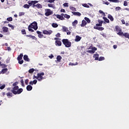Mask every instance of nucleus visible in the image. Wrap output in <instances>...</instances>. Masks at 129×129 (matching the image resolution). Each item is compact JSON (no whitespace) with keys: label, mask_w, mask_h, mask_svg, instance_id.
Returning a JSON list of instances; mask_svg holds the SVG:
<instances>
[{"label":"nucleus","mask_w":129,"mask_h":129,"mask_svg":"<svg viewBox=\"0 0 129 129\" xmlns=\"http://www.w3.org/2000/svg\"><path fill=\"white\" fill-rule=\"evenodd\" d=\"M18 83H18V82L13 83V86L14 87L13 88V89L11 90V92H12V93L15 95H16V94H21V93L23 92V89H19V87L17 86L18 85Z\"/></svg>","instance_id":"f257e3e1"},{"label":"nucleus","mask_w":129,"mask_h":129,"mask_svg":"<svg viewBox=\"0 0 129 129\" xmlns=\"http://www.w3.org/2000/svg\"><path fill=\"white\" fill-rule=\"evenodd\" d=\"M99 24H96L95 26H94V29L95 30H98V31H103L104 30V28L103 27H102V24H103V21L99 20H98Z\"/></svg>","instance_id":"f03ea898"},{"label":"nucleus","mask_w":129,"mask_h":129,"mask_svg":"<svg viewBox=\"0 0 129 129\" xmlns=\"http://www.w3.org/2000/svg\"><path fill=\"white\" fill-rule=\"evenodd\" d=\"M62 42L66 48H70V47H71V42H70L68 39H63L62 40Z\"/></svg>","instance_id":"7ed1b4c3"},{"label":"nucleus","mask_w":129,"mask_h":129,"mask_svg":"<svg viewBox=\"0 0 129 129\" xmlns=\"http://www.w3.org/2000/svg\"><path fill=\"white\" fill-rule=\"evenodd\" d=\"M29 26V28H32V29H34L35 31H37V30H38V23L36 21H34L32 23L30 24Z\"/></svg>","instance_id":"20e7f679"},{"label":"nucleus","mask_w":129,"mask_h":129,"mask_svg":"<svg viewBox=\"0 0 129 129\" xmlns=\"http://www.w3.org/2000/svg\"><path fill=\"white\" fill-rule=\"evenodd\" d=\"M44 75H45V73H38L37 74V80L38 81H42V80H43V79H44V77H43V76H44Z\"/></svg>","instance_id":"39448f33"},{"label":"nucleus","mask_w":129,"mask_h":129,"mask_svg":"<svg viewBox=\"0 0 129 129\" xmlns=\"http://www.w3.org/2000/svg\"><path fill=\"white\" fill-rule=\"evenodd\" d=\"M115 30L116 32L119 36H121L122 35H123V32L121 31V28H120L118 26H115Z\"/></svg>","instance_id":"423d86ee"},{"label":"nucleus","mask_w":129,"mask_h":129,"mask_svg":"<svg viewBox=\"0 0 129 129\" xmlns=\"http://www.w3.org/2000/svg\"><path fill=\"white\" fill-rule=\"evenodd\" d=\"M46 13H45V15L46 17H49V16H51V15H53V11H51L50 9H46Z\"/></svg>","instance_id":"0eeeda50"},{"label":"nucleus","mask_w":129,"mask_h":129,"mask_svg":"<svg viewBox=\"0 0 129 129\" xmlns=\"http://www.w3.org/2000/svg\"><path fill=\"white\" fill-rule=\"evenodd\" d=\"M53 33V31H52V30H43V34H44V35H51V34H52Z\"/></svg>","instance_id":"6e6552de"},{"label":"nucleus","mask_w":129,"mask_h":129,"mask_svg":"<svg viewBox=\"0 0 129 129\" xmlns=\"http://www.w3.org/2000/svg\"><path fill=\"white\" fill-rule=\"evenodd\" d=\"M55 46H62V42H61L60 40L55 41Z\"/></svg>","instance_id":"1a4fd4ad"},{"label":"nucleus","mask_w":129,"mask_h":129,"mask_svg":"<svg viewBox=\"0 0 129 129\" xmlns=\"http://www.w3.org/2000/svg\"><path fill=\"white\" fill-rule=\"evenodd\" d=\"M82 39V37L79 36V35H77L75 39V42H79Z\"/></svg>","instance_id":"9d476101"},{"label":"nucleus","mask_w":129,"mask_h":129,"mask_svg":"<svg viewBox=\"0 0 129 129\" xmlns=\"http://www.w3.org/2000/svg\"><path fill=\"white\" fill-rule=\"evenodd\" d=\"M37 34L38 35V37L41 38H43L44 37V35L42 34V32L41 31H36Z\"/></svg>","instance_id":"9b49d317"},{"label":"nucleus","mask_w":129,"mask_h":129,"mask_svg":"<svg viewBox=\"0 0 129 129\" xmlns=\"http://www.w3.org/2000/svg\"><path fill=\"white\" fill-rule=\"evenodd\" d=\"M23 59L25 61H27V62H30V58L27 55H24Z\"/></svg>","instance_id":"f8f14e48"},{"label":"nucleus","mask_w":129,"mask_h":129,"mask_svg":"<svg viewBox=\"0 0 129 129\" xmlns=\"http://www.w3.org/2000/svg\"><path fill=\"white\" fill-rule=\"evenodd\" d=\"M86 25H87V22H86V21L83 20L82 21V24H81V27H84V26H86Z\"/></svg>","instance_id":"ddd939ff"},{"label":"nucleus","mask_w":129,"mask_h":129,"mask_svg":"<svg viewBox=\"0 0 129 129\" xmlns=\"http://www.w3.org/2000/svg\"><path fill=\"white\" fill-rule=\"evenodd\" d=\"M37 82H38V81H37V80H34L33 81H30L29 84L30 85H34V84H37Z\"/></svg>","instance_id":"4468645a"},{"label":"nucleus","mask_w":129,"mask_h":129,"mask_svg":"<svg viewBox=\"0 0 129 129\" xmlns=\"http://www.w3.org/2000/svg\"><path fill=\"white\" fill-rule=\"evenodd\" d=\"M26 89H27V90H28V91H31V90L33 89V87H32L31 85H29L27 86Z\"/></svg>","instance_id":"2eb2a0df"},{"label":"nucleus","mask_w":129,"mask_h":129,"mask_svg":"<svg viewBox=\"0 0 129 129\" xmlns=\"http://www.w3.org/2000/svg\"><path fill=\"white\" fill-rule=\"evenodd\" d=\"M121 36H124L126 39H129V33L127 32H125L124 33H123V35Z\"/></svg>","instance_id":"dca6fc26"},{"label":"nucleus","mask_w":129,"mask_h":129,"mask_svg":"<svg viewBox=\"0 0 129 129\" xmlns=\"http://www.w3.org/2000/svg\"><path fill=\"white\" fill-rule=\"evenodd\" d=\"M93 57L95 58V60H98L99 59V54L95 53L94 54Z\"/></svg>","instance_id":"f3484780"},{"label":"nucleus","mask_w":129,"mask_h":129,"mask_svg":"<svg viewBox=\"0 0 129 129\" xmlns=\"http://www.w3.org/2000/svg\"><path fill=\"white\" fill-rule=\"evenodd\" d=\"M3 30L4 33H8L9 31V28H8L7 27H3Z\"/></svg>","instance_id":"a211bd4d"},{"label":"nucleus","mask_w":129,"mask_h":129,"mask_svg":"<svg viewBox=\"0 0 129 129\" xmlns=\"http://www.w3.org/2000/svg\"><path fill=\"white\" fill-rule=\"evenodd\" d=\"M23 53H21L17 57L18 61H20V60H22L23 59Z\"/></svg>","instance_id":"6ab92c4d"},{"label":"nucleus","mask_w":129,"mask_h":129,"mask_svg":"<svg viewBox=\"0 0 129 129\" xmlns=\"http://www.w3.org/2000/svg\"><path fill=\"white\" fill-rule=\"evenodd\" d=\"M8 70L7 68L4 69L2 70L1 73L2 74H5V73H7L8 72Z\"/></svg>","instance_id":"aec40b11"},{"label":"nucleus","mask_w":129,"mask_h":129,"mask_svg":"<svg viewBox=\"0 0 129 129\" xmlns=\"http://www.w3.org/2000/svg\"><path fill=\"white\" fill-rule=\"evenodd\" d=\"M33 3L35 4L36 2H35L34 1H29L28 2V5L30 6V7H32V6H33Z\"/></svg>","instance_id":"412c9836"},{"label":"nucleus","mask_w":129,"mask_h":129,"mask_svg":"<svg viewBox=\"0 0 129 129\" xmlns=\"http://www.w3.org/2000/svg\"><path fill=\"white\" fill-rule=\"evenodd\" d=\"M108 18L109 19V20H110V21L111 22H113L114 19L113 18V17H112V16H111V15L108 14Z\"/></svg>","instance_id":"4be33fe9"},{"label":"nucleus","mask_w":129,"mask_h":129,"mask_svg":"<svg viewBox=\"0 0 129 129\" xmlns=\"http://www.w3.org/2000/svg\"><path fill=\"white\" fill-rule=\"evenodd\" d=\"M6 95L8 97V98H11V97H13V93L11 92H8L6 93Z\"/></svg>","instance_id":"5701e85b"},{"label":"nucleus","mask_w":129,"mask_h":129,"mask_svg":"<svg viewBox=\"0 0 129 129\" xmlns=\"http://www.w3.org/2000/svg\"><path fill=\"white\" fill-rule=\"evenodd\" d=\"M72 14H73V15L74 16H78V17H80V16H81V13H80V12H72Z\"/></svg>","instance_id":"b1692460"},{"label":"nucleus","mask_w":129,"mask_h":129,"mask_svg":"<svg viewBox=\"0 0 129 129\" xmlns=\"http://www.w3.org/2000/svg\"><path fill=\"white\" fill-rule=\"evenodd\" d=\"M62 59V56L60 55H57V57H56V60L57 61V62H61V59Z\"/></svg>","instance_id":"393cba45"},{"label":"nucleus","mask_w":129,"mask_h":129,"mask_svg":"<svg viewBox=\"0 0 129 129\" xmlns=\"http://www.w3.org/2000/svg\"><path fill=\"white\" fill-rule=\"evenodd\" d=\"M103 19L105 21L106 23L109 24V20H108V19H107L106 17H103Z\"/></svg>","instance_id":"a878e982"},{"label":"nucleus","mask_w":129,"mask_h":129,"mask_svg":"<svg viewBox=\"0 0 129 129\" xmlns=\"http://www.w3.org/2000/svg\"><path fill=\"white\" fill-rule=\"evenodd\" d=\"M36 8H37V9H42L43 8V6L40 4H37L36 5Z\"/></svg>","instance_id":"bb28decb"},{"label":"nucleus","mask_w":129,"mask_h":129,"mask_svg":"<svg viewBox=\"0 0 129 129\" xmlns=\"http://www.w3.org/2000/svg\"><path fill=\"white\" fill-rule=\"evenodd\" d=\"M34 2H35L36 3H33L32 4V8H35V7H37V5H35V4H38L39 3V1H34Z\"/></svg>","instance_id":"cd10ccee"},{"label":"nucleus","mask_w":129,"mask_h":129,"mask_svg":"<svg viewBox=\"0 0 129 129\" xmlns=\"http://www.w3.org/2000/svg\"><path fill=\"white\" fill-rule=\"evenodd\" d=\"M48 7H49V8H52V9H55V6H54V5L52 4H48Z\"/></svg>","instance_id":"c85d7f7f"},{"label":"nucleus","mask_w":129,"mask_h":129,"mask_svg":"<svg viewBox=\"0 0 129 129\" xmlns=\"http://www.w3.org/2000/svg\"><path fill=\"white\" fill-rule=\"evenodd\" d=\"M84 19L85 20V21H86V22L90 24L91 21L90 19H89V18H87V17H85Z\"/></svg>","instance_id":"c756f323"},{"label":"nucleus","mask_w":129,"mask_h":129,"mask_svg":"<svg viewBox=\"0 0 129 129\" xmlns=\"http://www.w3.org/2000/svg\"><path fill=\"white\" fill-rule=\"evenodd\" d=\"M111 3H119V0H108Z\"/></svg>","instance_id":"7c9ffc66"},{"label":"nucleus","mask_w":129,"mask_h":129,"mask_svg":"<svg viewBox=\"0 0 129 129\" xmlns=\"http://www.w3.org/2000/svg\"><path fill=\"white\" fill-rule=\"evenodd\" d=\"M78 24V21L77 20H75L73 23L72 25L73 26H76Z\"/></svg>","instance_id":"2f4dec72"},{"label":"nucleus","mask_w":129,"mask_h":129,"mask_svg":"<svg viewBox=\"0 0 129 129\" xmlns=\"http://www.w3.org/2000/svg\"><path fill=\"white\" fill-rule=\"evenodd\" d=\"M89 49H92V50L93 51H94V52H95V51H96L97 50V48L95 47H92V46H90Z\"/></svg>","instance_id":"473e14b6"},{"label":"nucleus","mask_w":129,"mask_h":129,"mask_svg":"<svg viewBox=\"0 0 129 129\" xmlns=\"http://www.w3.org/2000/svg\"><path fill=\"white\" fill-rule=\"evenodd\" d=\"M24 9H30V6L28 4H25L23 6Z\"/></svg>","instance_id":"72a5a7b5"},{"label":"nucleus","mask_w":129,"mask_h":129,"mask_svg":"<svg viewBox=\"0 0 129 129\" xmlns=\"http://www.w3.org/2000/svg\"><path fill=\"white\" fill-rule=\"evenodd\" d=\"M87 52L88 53H90V54H94V53H95V51H94V50H87Z\"/></svg>","instance_id":"f704fd0d"},{"label":"nucleus","mask_w":129,"mask_h":129,"mask_svg":"<svg viewBox=\"0 0 129 129\" xmlns=\"http://www.w3.org/2000/svg\"><path fill=\"white\" fill-rule=\"evenodd\" d=\"M51 26L52 27H53V28H57L58 27V25L57 24V23H52Z\"/></svg>","instance_id":"c9c22d12"},{"label":"nucleus","mask_w":129,"mask_h":129,"mask_svg":"<svg viewBox=\"0 0 129 129\" xmlns=\"http://www.w3.org/2000/svg\"><path fill=\"white\" fill-rule=\"evenodd\" d=\"M62 29H63V32H68V31H69L68 28L65 26H63L62 27Z\"/></svg>","instance_id":"e433bc0d"},{"label":"nucleus","mask_w":129,"mask_h":129,"mask_svg":"<svg viewBox=\"0 0 129 129\" xmlns=\"http://www.w3.org/2000/svg\"><path fill=\"white\" fill-rule=\"evenodd\" d=\"M105 58L103 56H100L99 58H98V61H103V60H104Z\"/></svg>","instance_id":"4c0bfd02"},{"label":"nucleus","mask_w":129,"mask_h":129,"mask_svg":"<svg viewBox=\"0 0 129 129\" xmlns=\"http://www.w3.org/2000/svg\"><path fill=\"white\" fill-rule=\"evenodd\" d=\"M70 10H71L72 11H73L74 12H76V8H75V7H71L70 8Z\"/></svg>","instance_id":"58836bf2"},{"label":"nucleus","mask_w":129,"mask_h":129,"mask_svg":"<svg viewBox=\"0 0 129 129\" xmlns=\"http://www.w3.org/2000/svg\"><path fill=\"white\" fill-rule=\"evenodd\" d=\"M21 33H22V35H26V34H27V33L26 32V30H25V29L22 30Z\"/></svg>","instance_id":"ea45409f"},{"label":"nucleus","mask_w":129,"mask_h":129,"mask_svg":"<svg viewBox=\"0 0 129 129\" xmlns=\"http://www.w3.org/2000/svg\"><path fill=\"white\" fill-rule=\"evenodd\" d=\"M25 13L24 12H20L19 14V17H22V16H24Z\"/></svg>","instance_id":"a19ab883"},{"label":"nucleus","mask_w":129,"mask_h":129,"mask_svg":"<svg viewBox=\"0 0 129 129\" xmlns=\"http://www.w3.org/2000/svg\"><path fill=\"white\" fill-rule=\"evenodd\" d=\"M34 71H35V69H30L29 70V73H33L34 72Z\"/></svg>","instance_id":"79ce46f5"},{"label":"nucleus","mask_w":129,"mask_h":129,"mask_svg":"<svg viewBox=\"0 0 129 129\" xmlns=\"http://www.w3.org/2000/svg\"><path fill=\"white\" fill-rule=\"evenodd\" d=\"M28 31H29V32H34V30L32 29V27H30L29 26H28Z\"/></svg>","instance_id":"37998d69"},{"label":"nucleus","mask_w":129,"mask_h":129,"mask_svg":"<svg viewBox=\"0 0 129 129\" xmlns=\"http://www.w3.org/2000/svg\"><path fill=\"white\" fill-rule=\"evenodd\" d=\"M64 18L66 19H70V15H67V14H64Z\"/></svg>","instance_id":"c03bdc74"},{"label":"nucleus","mask_w":129,"mask_h":129,"mask_svg":"<svg viewBox=\"0 0 129 129\" xmlns=\"http://www.w3.org/2000/svg\"><path fill=\"white\" fill-rule=\"evenodd\" d=\"M7 21H8V22H12L13 21V18L12 17H9L7 18Z\"/></svg>","instance_id":"a18cd8bd"},{"label":"nucleus","mask_w":129,"mask_h":129,"mask_svg":"<svg viewBox=\"0 0 129 129\" xmlns=\"http://www.w3.org/2000/svg\"><path fill=\"white\" fill-rule=\"evenodd\" d=\"M18 63L20 65H22V64H23V63H24V60H18Z\"/></svg>","instance_id":"49530a36"},{"label":"nucleus","mask_w":129,"mask_h":129,"mask_svg":"<svg viewBox=\"0 0 129 129\" xmlns=\"http://www.w3.org/2000/svg\"><path fill=\"white\" fill-rule=\"evenodd\" d=\"M6 87V85L4 84L3 85H2V86L0 87V89H1L2 90H3V89H4V88Z\"/></svg>","instance_id":"de8ad7c7"},{"label":"nucleus","mask_w":129,"mask_h":129,"mask_svg":"<svg viewBox=\"0 0 129 129\" xmlns=\"http://www.w3.org/2000/svg\"><path fill=\"white\" fill-rule=\"evenodd\" d=\"M22 86H23V87H25V84H24V80H21L20 81Z\"/></svg>","instance_id":"09e8293b"},{"label":"nucleus","mask_w":129,"mask_h":129,"mask_svg":"<svg viewBox=\"0 0 129 129\" xmlns=\"http://www.w3.org/2000/svg\"><path fill=\"white\" fill-rule=\"evenodd\" d=\"M55 36H56L57 38H60L61 37V34L60 33H57L56 35Z\"/></svg>","instance_id":"8fccbe9b"},{"label":"nucleus","mask_w":129,"mask_h":129,"mask_svg":"<svg viewBox=\"0 0 129 129\" xmlns=\"http://www.w3.org/2000/svg\"><path fill=\"white\" fill-rule=\"evenodd\" d=\"M120 10H121V8H120L119 7H117L115 8L116 11H120Z\"/></svg>","instance_id":"3c124183"},{"label":"nucleus","mask_w":129,"mask_h":129,"mask_svg":"<svg viewBox=\"0 0 129 129\" xmlns=\"http://www.w3.org/2000/svg\"><path fill=\"white\" fill-rule=\"evenodd\" d=\"M1 66H2V68H7V64H5L4 63H2V64H1Z\"/></svg>","instance_id":"603ef678"},{"label":"nucleus","mask_w":129,"mask_h":129,"mask_svg":"<svg viewBox=\"0 0 129 129\" xmlns=\"http://www.w3.org/2000/svg\"><path fill=\"white\" fill-rule=\"evenodd\" d=\"M103 3L104 5H106L107 6H108V5H109V3L108 2H105L104 1H103Z\"/></svg>","instance_id":"864d4df0"},{"label":"nucleus","mask_w":129,"mask_h":129,"mask_svg":"<svg viewBox=\"0 0 129 129\" xmlns=\"http://www.w3.org/2000/svg\"><path fill=\"white\" fill-rule=\"evenodd\" d=\"M25 83L26 85H28V83H29V79H26L25 81Z\"/></svg>","instance_id":"5fc2aeb1"},{"label":"nucleus","mask_w":129,"mask_h":129,"mask_svg":"<svg viewBox=\"0 0 129 129\" xmlns=\"http://www.w3.org/2000/svg\"><path fill=\"white\" fill-rule=\"evenodd\" d=\"M123 6L124 7H126L127 6V2L124 1Z\"/></svg>","instance_id":"6e6d98bb"},{"label":"nucleus","mask_w":129,"mask_h":129,"mask_svg":"<svg viewBox=\"0 0 129 129\" xmlns=\"http://www.w3.org/2000/svg\"><path fill=\"white\" fill-rule=\"evenodd\" d=\"M99 13H100V14H103L104 16H105V13H104V12H103V11H102V10H99Z\"/></svg>","instance_id":"4d7b16f0"},{"label":"nucleus","mask_w":129,"mask_h":129,"mask_svg":"<svg viewBox=\"0 0 129 129\" xmlns=\"http://www.w3.org/2000/svg\"><path fill=\"white\" fill-rule=\"evenodd\" d=\"M83 7H84L85 8H89V6H88L87 4H85L83 5Z\"/></svg>","instance_id":"13d9d810"},{"label":"nucleus","mask_w":129,"mask_h":129,"mask_svg":"<svg viewBox=\"0 0 129 129\" xmlns=\"http://www.w3.org/2000/svg\"><path fill=\"white\" fill-rule=\"evenodd\" d=\"M56 18H57V19H59V20H60L61 19V15H56Z\"/></svg>","instance_id":"bf43d9fd"},{"label":"nucleus","mask_w":129,"mask_h":129,"mask_svg":"<svg viewBox=\"0 0 129 129\" xmlns=\"http://www.w3.org/2000/svg\"><path fill=\"white\" fill-rule=\"evenodd\" d=\"M121 22L122 24H123V25H125V21L123 19H122L121 20Z\"/></svg>","instance_id":"052dcab7"},{"label":"nucleus","mask_w":129,"mask_h":129,"mask_svg":"<svg viewBox=\"0 0 129 129\" xmlns=\"http://www.w3.org/2000/svg\"><path fill=\"white\" fill-rule=\"evenodd\" d=\"M63 6L66 7H69V6H68V3H64V4H63Z\"/></svg>","instance_id":"680f3d73"},{"label":"nucleus","mask_w":129,"mask_h":129,"mask_svg":"<svg viewBox=\"0 0 129 129\" xmlns=\"http://www.w3.org/2000/svg\"><path fill=\"white\" fill-rule=\"evenodd\" d=\"M9 27H10V28H12L13 29H14V26H13L12 24H8Z\"/></svg>","instance_id":"e2e57ef3"},{"label":"nucleus","mask_w":129,"mask_h":129,"mask_svg":"<svg viewBox=\"0 0 129 129\" xmlns=\"http://www.w3.org/2000/svg\"><path fill=\"white\" fill-rule=\"evenodd\" d=\"M49 58H50V59H52V58H54V55L53 54H51V55H49Z\"/></svg>","instance_id":"0e129e2a"},{"label":"nucleus","mask_w":129,"mask_h":129,"mask_svg":"<svg viewBox=\"0 0 129 129\" xmlns=\"http://www.w3.org/2000/svg\"><path fill=\"white\" fill-rule=\"evenodd\" d=\"M33 79H37L38 80V76H36L34 75L33 76Z\"/></svg>","instance_id":"69168bd1"},{"label":"nucleus","mask_w":129,"mask_h":129,"mask_svg":"<svg viewBox=\"0 0 129 129\" xmlns=\"http://www.w3.org/2000/svg\"><path fill=\"white\" fill-rule=\"evenodd\" d=\"M60 20H61V21H63V20H65V18L63 16H60Z\"/></svg>","instance_id":"338daca9"},{"label":"nucleus","mask_w":129,"mask_h":129,"mask_svg":"<svg viewBox=\"0 0 129 129\" xmlns=\"http://www.w3.org/2000/svg\"><path fill=\"white\" fill-rule=\"evenodd\" d=\"M61 13H66V11H65V9H61L60 10Z\"/></svg>","instance_id":"774afa93"}]
</instances>
